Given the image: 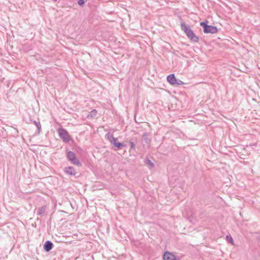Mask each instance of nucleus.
<instances>
[{
  "label": "nucleus",
  "instance_id": "39448f33",
  "mask_svg": "<svg viewBox=\"0 0 260 260\" xmlns=\"http://www.w3.org/2000/svg\"><path fill=\"white\" fill-rule=\"evenodd\" d=\"M218 29L216 27L212 25H208L205 28L204 32L205 34H215L217 32Z\"/></svg>",
  "mask_w": 260,
  "mask_h": 260
},
{
  "label": "nucleus",
  "instance_id": "20e7f679",
  "mask_svg": "<svg viewBox=\"0 0 260 260\" xmlns=\"http://www.w3.org/2000/svg\"><path fill=\"white\" fill-rule=\"evenodd\" d=\"M67 157L73 164L77 166L80 165L79 160L76 157L75 153L72 151L68 152Z\"/></svg>",
  "mask_w": 260,
  "mask_h": 260
},
{
  "label": "nucleus",
  "instance_id": "f257e3e1",
  "mask_svg": "<svg viewBox=\"0 0 260 260\" xmlns=\"http://www.w3.org/2000/svg\"><path fill=\"white\" fill-rule=\"evenodd\" d=\"M181 27L190 41L193 42H198L199 38L193 32L190 26L186 25L185 23L182 22L181 23Z\"/></svg>",
  "mask_w": 260,
  "mask_h": 260
},
{
  "label": "nucleus",
  "instance_id": "9d476101",
  "mask_svg": "<svg viewBox=\"0 0 260 260\" xmlns=\"http://www.w3.org/2000/svg\"><path fill=\"white\" fill-rule=\"evenodd\" d=\"M97 114V111L95 109L91 111L89 114H88L86 117L88 119H91L94 117L96 116Z\"/></svg>",
  "mask_w": 260,
  "mask_h": 260
},
{
  "label": "nucleus",
  "instance_id": "1a4fd4ad",
  "mask_svg": "<svg viewBox=\"0 0 260 260\" xmlns=\"http://www.w3.org/2000/svg\"><path fill=\"white\" fill-rule=\"evenodd\" d=\"M65 172L71 175H75L76 174V172L74 170L73 168L72 167H69L68 168H66Z\"/></svg>",
  "mask_w": 260,
  "mask_h": 260
},
{
  "label": "nucleus",
  "instance_id": "a211bd4d",
  "mask_svg": "<svg viewBox=\"0 0 260 260\" xmlns=\"http://www.w3.org/2000/svg\"><path fill=\"white\" fill-rule=\"evenodd\" d=\"M258 240L260 242V237L258 238Z\"/></svg>",
  "mask_w": 260,
  "mask_h": 260
},
{
  "label": "nucleus",
  "instance_id": "dca6fc26",
  "mask_svg": "<svg viewBox=\"0 0 260 260\" xmlns=\"http://www.w3.org/2000/svg\"><path fill=\"white\" fill-rule=\"evenodd\" d=\"M85 3V1L84 0H79L78 1V5H79L80 6H82Z\"/></svg>",
  "mask_w": 260,
  "mask_h": 260
},
{
  "label": "nucleus",
  "instance_id": "2eb2a0df",
  "mask_svg": "<svg viewBox=\"0 0 260 260\" xmlns=\"http://www.w3.org/2000/svg\"><path fill=\"white\" fill-rule=\"evenodd\" d=\"M200 25L202 26L203 28H204V30L205 29V28L208 25H207V22H201L200 23Z\"/></svg>",
  "mask_w": 260,
  "mask_h": 260
},
{
  "label": "nucleus",
  "instance_id": "6ab92c4d",
  "mask_svg": "<svg viewBox=\"0 0 260 260\" xmlns=\"http://www.w3.org/2000/svg\"><path fill=\"white\" fill-rule=\"evenodd\" d=\"M53 1H54V2H56L57 0H53Z\"/></svg>",
  "mask_w": 260,
  "mask_h": 260
},
{
  "label": "nucleus",
  "instance_id": "f8f14e48",
  "mask_svg": "<svg viewBox=\"0 0 260 260\" xmlns=\"http://www.w3.org/2000/svg\"><path fill=\"white\" fill-rule=\"evenodd\" d=\"M226 240L227 241H228L229 242L232 243L233 245H234V242H233V239L232 238V237L230 236V235H227L226 236Z\"/></svg>",
  "mask_w": 260,
  "mask_h": 260
},
{
  "label": "nucleus",
  "instance_id": "6e6552de",
  "mask_svg": "<svg viewBox=\"0 0 260 260\" xmlns=\"http://www.w3.org/2000/svg\"><path fill=\"white\" fill-rule=\"evenodd\" d=\"M53 247V244L50 241H47L44 245V249L47 252L50 251Z\"/></svg>",
  "mask_w": 260,
  "mask_h": 260
},
{
  "label": "nucleus",
  "instance_id": "ddd939ff",
  "mask_svg": "<svg viewBox=\"0 0 260 260\" xmlns=\"http://www.w3.org/2000/svg\"><path fill=\"white\" fill-rule=\"evenodd\" d=\"M145 162L147 165H149L151 168L154 167V164L149 159H147L145 161Z\"/></svg>",
  "mask_w": 260,
  "mask_h": 260
},
{
  "label": "nucleus",
  "instance_id": "0eeeda50",
  "mask_svg": "<svg viewBox=\"0 0 260 260\" xmlns=\"http://www.w3.org/2000/svg\"><path fill=\"white\" fill-rule=\"evenodd\" d=\"M163 258L164 260H175L176 256L173 253L167 251L164 253Z\"/></svg>",
  "mask_w": 260,
  "mask_h": 260
},
{
  "label": "nucleus",
  "instance_id": "423d86ee",
  "mask_svg": "<svg viewBox=\"0 0 260 260\" xmlns=\"http://www.w3.org/2000/svg\"><path fill=\"white\" fill-rule=\"evenodd\" d=\"M168 81L172 85H179L174 74H170L167 77Z\"/></svg>",
  "mask_w": 260,
  "mask_h": 260
},
{
  "label": "nucleus",
  "instance_id": "f03ea898",
  "mask_svg": "<svg viewBox=\"0 0 260 260\" xmlns=\"http://www.w3.org/2000/svg\"><path fill=\"white\" fill-rule=\"evenodd\" d=\"M105 138L110 142V143L113 145L114 148L117 149H120L122 147H124L125 145L122 143L118 142L117 139L115 138L113 136V134L111 133H108Z\"/></svg>",
  "mask_w": 260,
  "mask_h": 260
},
{
  "label": "nucleus",
  "instance_id": "7ed1b4c3",
  "mask_svg": "<svg viewBox=\"0 0 260 260\" xmlns=\"http://www.w3.org/2000/svg\"><path fill=\"white\" fill-rule=\"evenodd\" d=\"M59 137L64 142H69L70 138L68 132L63 128H59L58 130Z\"/></svg>",
  "mask_w": 260,
  "mask_h": 260
},
{
  "label": "nucleus",
  "instance_id": "9b49d317",
  "mask_svg": "<svg viewBox=\"0 0 260 260\" xmlns=\"http://www.w3.org/2000/svg\"><path fill=\"white\" fill-rule=\"evenodd\" d=\"M46 209V207L45 206H42L38 209L37 211V214L40 215H42L45 212Z\"/></svg>",
  "mask_w": 260,
  "mask_h": 260
},
{
  "label": "nucleus",
  "instance_id": "4468645a",
  "mask_svg": "<svg viewBox=\"0 0 260 260\" xmlns=\"http://www.w3.org/2000/svg\"><path fill=\"white\" fill-rule=\"evenodd\" d=\"M34 123H35V125H36V126L37 127L39 132H40L41 128V125L40 122L39 121H34Z\"/></svg>",
  "mask_w": 260,
  "mask_h": 260
},
{
  "label": "nucleus",
  "instance_id": "f3484780",
  "mask_svg": "<svg viewBox=\"0 0 260 260\" xmlns=\"http://www.w3.org/2000/svg\"><path fill=\"white\" fill-rule=\"evenodd\" d=\"M129 144L131 145V148L132 149H134L135 148V145L134 143L133 142H130Z\"/></svg>",
  "mask_w": 260,
  "mask_h": 260
}]
</instances>
